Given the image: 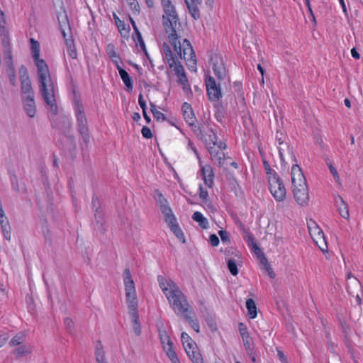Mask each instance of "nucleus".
I'll use <instances>...</instances> for the list:
<instances>
[{"mask_svg":"<svg viewBox=\"0 0 363 363\" xmlns=\"http://www.w3.org/2000/svg\"><path fill=\"white\" fill-rule=\"evenodd\" d=\"M162 6L164 11L162 24L169 43L178 56L187 62L189 69L196 70V60L190 42L184 39L181 43L179 39L177 31L181 28V23L174 6L171 0H162Z\"/></svg>","mask_w":363,"mask_h":363,"instance_id":"f257e3e1","label":"nucleus"},{"mask_svg":"<svg viewBox=\"0 0 363 363\" xmlns=\"http://www.w3.org/2000/svg\"><path fill=\"white\" fill-rule=\"evenodd\" d=\"M157 280L172 310L177 315H184L191 312L192 308L186 296L174 281L167 280L162 276H158Z\"/></svg>","mask_w":363,"mask_h":363,"instance_id":"f03ea898","label":"nucleus"},{"mask_svg":"<svg viewBox=\"0 0 363 363\" xmlns=\"http://www.w3.org/2000/svg\"><path fill=\"white\" fill-rule=\"evenodd\" d=\"M36 67L41 95L50 111L56 115L57 113V106L55 96V85L48 66L46 62H41Z\"/></svg>","mask_w":363,"mask_h":363,"instance_id":"7ed1b4c3","label":"nucleus"},{"mask_svg":"<svg viewBox=\"0 0 363 363\" xmlns=\"http://www.w3.org/2000/svg\"><path fill=\"white\" fill-rule=\"evenodd\" d=\"M123 281L125 291V299L129 309V313L138 312V298L135 283L128 268L125 269L123 272Z\"/></svg>","mask_w":363,"mask_h":363,"instance_id":"20e7f679","label":"nucleus"},{"mask_svg":"<svg viewBox=\"0 0 363 363\" xmlns=\"http://www.w3.org/2000/svg\"><path fill=\"white\" fill-rule=\"evenodd\" d=\"M73 106L78 132L82 135L83 141L88 144L89 143V133L84 106L81 101L77 98L74 99Z\"/></svg>","mask_w":363,"mask_h":363,"instance_id":"39448f33","label":"nucleus"},{"mask_svg":"<svg viewBox=\"0 0 363 363\" xmlns=\"http://www.w3.org/2000/svg\"><path fill=\"white\" fill-rule=\"evenodd\" d=\"M269 189L277 201H283L286 199V191L285 186L277 174L270 175L267 177Z\"/></svg>","mask_w":363,"mask_h":363,"instance_id":"423d86ee","label":"nucleus"},{"mask_svg":"<svg viewBox=\"0 0 363 363\" xmlns=\"http://www.w3.org/2000/svg\"><path fill=\"white\" fill-rule=\"evenodd\" d=\"M226 148L225 143L219 142L218 146H210L208 147V152L211 156V160L215 164H217L220 167H223L225 165V161L230 160V157H225L223 150Z\"/></svg>","mask_w":363,"mask_h":363,"instance_id":"0eeeda50","label":"nucleus"},{"mask_svg":"<svg viewBox=\"0 0 363 363\" xmlns=\"http://www.w3.org/2000/svg\"><path fill=\"white\" fill-rule=\"evenodd\" d=\"M205 83L209 100L212 101H218L222 96L220 84H217L211 76L206 77Z\"/></svg>","mask_w":363,"mask_h":363,"instance_id":"6e6552de","label":"nucleus"},{"mask_svg":"<svg viewBox=\"0 0 363 363\" xmlns=\"http://www.w3.org/2000/svg\"><path fill=\"white\" fill-rule=\"evenodd\" d=\"M314 226L310 225L308 224V230L311 238L315 244L318 246V247L323 251L325 252L328 250L327 243L325 242V239L324 237L323 232L322 230L316 225L315 222H313Z\"/></svg>","mask_w":363,"mask_h":363,"instance_id":"1a4fd4ad","label":"nucleus"},{"mask_svg":"<svg viewBox=\"0 0 363 363\" xmlns=\"http://www.w3.org/2000/svg\"><path fill=\"white\" fill-rule=\"evenodd\" d=\"M213 70L219 80H223L227 77V70L221 57L214 55L211 57Z\"/></svg>","mask_w":363,"mask_h":363,"instance_id":"9d476101","label":"nucleus"},{"mask_svg":"<svg viewBox=\"0 0 363 363\" xmlns=\"http://www.w3.org/2000/svg\"><path fill=\"white\" fill-rule=\"evenodd\" d=\"M293 194L296 201L300 206H306L309 201V194L308 186L293 187Z\"/></svg>","mask_w":363,"mask_h":363,"instance_id":"9b49d317","label":"nucleus"},{"mask_svg":"<svg viewBox=\"0 0 363 363\" xmlns=\"http://www.w3.org/2000/svg\"><path fill=\"white\" fill-rule=\"evenodd\" d=\"M291 174L293 187H299L302 185H307L306 179L302 172L301 167L298 164L293 165Z\"/></svg>","mask_w":363,"mask_h":363,"instance_id":"f8f14e48","label":"nucleus"},{"mask_svg":"<svg viewBox=\"0 0 363 363\" xmlns=\"http://www.w3.org/2000/svg\"><path fill=\"white\" fill-rule=\"evenodd\" d=\"M153 196L165 218L173 215L172 209L168 205L167 200L159 190H155Z\"/></svg>","mask_w":363,"mask_h":363,"instance_id":"ddd939ff","label":"nucleus"},{"mask_svg":"<svg viewBox=\"0 0 363 363\" xmlns=\"http://www.w3.org/2000/svg\"><path fill=\"white\" fill-rule=\"evenodd\" d=\"M20 79L21 84V91L25 94L24 96H34L31 82L29 79L26 69H25L23 74H21Z\"/></svg>","mask_w":363,"mask_h":363,"instance_id":"4468645a","label":"nucleus"},{"mask_svg":"<svg viewBox=\"0 0 363 363\" xmlns=\"http://www.w3.org/2000/svg\"><path fill=\"white\" fill-rule=\"evenodd\" d=\"M165 222L168 224L171 230L174 233V234L177 236V238L182 240L183 242H185L184 233L181 228L179 227L176 218L174 215H172L167 218H164Z\"/></svg>","mask_w":363,"mask_h":363,"instance_id":"2eb2a0df","label":"nucleus"},{"mask_svg":"<svg viewBox=\"0 0 363 363\" xmlns=\"http://www.w3.org/2000/svg\"><path fill=\"white\" fill-rule=\"evenodd\" d=\"M23 104L24 110L30 118H33L36 113V106L34 96H23Z\"/></svg>","mask_w":363,"mask_h":363,"instance_id":"dca6fc26","label":"nucleus"},{"mask_svg":"<svg viewBox=\"0 0 363 363\" xmlns=\"http://www.w3.org/2000/svg\"><path fill=\"white\" fill-rule=\"evenodd\" d=\"M335 203L337 206V209L340 215L345 219L349 220L350 213L348 206L340 196H337L335 199Z\"/></svg>","mask_w":363,"mask_h":363,"instance_id":"f3484780","label":"nucleus"},{"mask_svg":"<svg viewBox=\"0 0 363 363\" xmlns=\"http://www.w3.org/2000/svg\"><path fill=\"white\" fill-rule=\"evenodd\" d=\"M30 50L32 52V56L35 62V65L37 67L38 65H40V62H45V61L43 59L40 58V44L39 43L33 38L30 39Z\"/></svg>","mask_w":363,"mask_h":363,"instance_id":"a211bd4d","label":"nucleus"},{"mask_svg":"<svg viewBox=\"0 0 363 363\" xmlns=\"http://www.w3.org/2000/svg\"><path fill=\"white\" fill-rule=\"evenodd\" d=\"M203 179L206 186L211 187L213 183L214 174L211 166H203L201 167Z\"/></svg>","mask_w":363,"mask_h":363,"instance_id":"6ab92c4d","label":"nucleus"},{"mask_svg":"<svg viewBox=\"0 0 363 363\" xmlns=\"http://www.w3.org/2000/svg\"><path fill=\"white\" fill-rule=\"evenodd\" d=\"M0 225L4 238L10 240L11 237V227L5 214H1L0 216Z\"/></svg>","mask_w":363,"mask_h":363,"instance_id":"aec40b11","label":"nucleus"},{"mask_svg":"<svg viewBox=\"0 0 363 363\" xmlns=\"http://www.w3.org/2000/svg\"><path fill=\"white\" fill-rule=\"evenodd\" d=\"M0 225L4 238L10 240L11 237V227L5 214H1L0 216Z\"/></svg>","mask_w":363,"mask_h":363,"instance_id":"412c9836","label":"nucleus"},{"mask_svg":"<svg viewBox=\"0 0 363 363\" xmlns=\"http://www.w3.org/2000/svg\"><path fill=\"white\" fill-rule=\"evenodd\" d=\"M95 357L96 363H108L104 350L103 345L100 341L96 344Z\"/></svg>","mask_w":363,"mask_h":363,"instance_id":"4be33fe9","label":"nucleus"},{"mask_svg":"<svg viewBox=\"0 0 363 363\" xmlns=\"http://www.w3.org/2000/svg\"><path fill=\"white\" fill-rule=\"evenodd\" d=\"M218 137L215 132L213 130H209L208 133L203 135V140L206 143V146L210 147V146H218L219 143L217 142Z\"/></svg>","mask_w":363,"mask_h":363,"instance_id":"5701e85b","label":"nucleus"},{"mask_svg":"<svg viewBox=\"0 0 363 363\" xmlns=\"http://www.w3.org/2000/svg\"><path fill=\"white\" fill-rule=\"evenodd\" d=\"M116 67L117 69L118 70V72L123 83L125 84L128 89L132 90L133 87V82L128 73L125 69H123L119 65H117Z\"/></svg>","mask_w":363,"mask_h":363,"instance_id":"b1692460","label":"nucleus"},{"mask_svg":"<svg viewBox=\"0 0 363 363\" xmlns=\"http://www.w3.org/2000/svg\"><path fill=\"white\" fill-rule=\"evenodd\" d=\"M163 51L169 66L172 68L175 65V61L177 60V57H174L170 48L166 43L163 44Z\"/></svg>","mask_w":363,"mask_h":363,"instance_id":"393cba45","label":"nucleus"},{"mask_svg":"<svg viewBox=\"0 0 363 363\" xmlns=\"http://www.w3.org/2000/svg\"><path fill=\"white\" fill-rule=\"evenodd\" d=\"M184 317L190 323L191 328L196 333H199L200 326H199L197 319L195 318V315L193 312V309L191 310V312L187 313L185 315H184Z\"/></svg>","mask_w":363,"mask_h":363,"instance_id":"a878e982","label":"nucleus"},{"mask_svg":"<svg viewBox=\"0 0 363 363\" xmlns=\"http://www.w3.org/2000/svg\"><path fill=\"white\" fill-rule=\"evenodd\" d=\"M192 219L197 222L203 229H207L208 228V220L202 215L201 213L198 211L195 212L192 216Z\"/></svg>","mask_w":363,"mask_h":363,"instance_id":"bb28decb","label":"nucleus"},{"mask_svg":"<svg viewBox=\"0 0 363 363\" xmlns=\"http://www.w3.org/2000/svg\"><path fill=\"white\" fill-rule=\"evenodd\" d=\"M132 319L133 328L136 335L139 336L141 334V327L139 323V315L138 312H132L129 313Z\"/></svg>","mask_w":363,"mask_h":363,"instance_id":"cd10ccee","label":"nucleus"},{"mask_svg":"<svg viewBox=\"0 0 363 363\" xmlns=\"http://www.w3.org/2000/svg\"><path fill=\"white\" fill-rule=\"evenodd\" d=\"M185 3L191 16L196 20L199 19L200 18L199 6L201 4L189 3L187 0H186Z\"/></svg>","mask_w":363,"mask_h":363,"instance_id":"c85d7f7f","label":"nucleus"},{"mask_svg":"<svg viewBox=\"0 0 363 363\" xmlns=\"http://www.w3.org/2000/svg\"><path fill=\"white\" fill-rule=\"evenodd\" d=\"M246 308L250 318H255L257 316V307L252 298H249L247 300Z\"/></svg>","mask_w":363,"mask_h":363,"instance_id":"c756f323","label":"nucleus"},{"mask_svg":"<svg viewBox=\"0 0 363 363\" xmlns=\"http://www.w3.org/2000/svg\"><path fill=\"white\" fill-rule=\"evenodd\" d=\"M31 347L28 345H22L13 350V353L16 357L19 358L27 355L31 352Z\"/></svg>","mask_w":363,"mask_h":363,"instance_id":"7c9ffc66","label":"nucleus"},{"mask_svg":"<svg viewBox=\"0 0 363 363\" xmlns=\"http://www.w3.org/2000/svg\"><path fill=\"white\" fill-rule=\"evenodd\" d=\"M158 332L161 343L163 346H168L169 345L173 344L165 329L159 328Z\"/></svg>","mask_w":363,"mask_h":363,"instance_id":"2f4dec72","label":"nucleus"},{"mask_svg":"<svg viewBox=\"0 0 363 363\" xmlns=\"http://www.w3.org/2000/svg\"><path fill=\"white\" fill-rule=\"evenodd\" d=\"M361 287L360 281L354 277H352L351 280L347 281V291L354 295V292L352 291V289H358Z\"/></svg>","mask_w":363,"mask_h":363,"instance_id":"473e14b6","label":"nucleus"},{"mask_svg":"<svg viewBox=\"0 0 363 363\" xmlns=\"http://www.w3.org/2000/svg\"><path fill=\"white\" fill-rule=\"evenodd\" d=\"M186 354L194 363H203L201 354L199 352L197 347L196 349L191 350L189 351V353Z\"/></svg>","mask_w":363,"mask_h":363,"instance_id":"72a5a7b5","label":"nucleus"},{"mask_svg":"<svg viewBox=\"0 0 363 363\" xmlns=\"http://www.w3.org/2000/svg\"><path fill=\"white\" fill-rule=\"evenodd\" d=\"M106 52L108 57L116 63V65H118V60L120 58L118 53L115 50V47L112 44H108L106 47Z\"/></svg>","mask_w":363,"mask_h":363,"instance_id":"f704fd0d","label":"nucleus"},{"mask_svg":"<svg viewBox=\"0 0 363 363\" xmlns=\"http://www.w3.org/2000/svg\"><path fill=\"white\" fill-rule=\"evenodd\" d=\"M241 228L245 234L244 238L245 239V240L247 241L248 245L252 244L253 245V248L255 249V251L259 250L258 246L255 242L253 236L245 228V227L242 225H241Z\"/></svg>","mask_w":363,"mask_h":363,"instance_id":"c9c22d12","label":"nucleus"},{"mask_svg":"<svg viewBox=\"0 0 363 363\" xmlns=\"http://www.w3.org/2000/svg\"><path fill=\"white\" fill-rule=\"evenodd\" d=\"M184 120L190 126H194L196 125V118L194 116L193 110L187 111L183 113Z\"/></svg>","mask_w":363,"mask_h":363,"instance_id":"e433bc0d","label":"nucleus"},{"mask_svg":"<svg viewBox=\"0 0 363 363\" xmlns=\"http://www.w3.org/2000/svg\"><path fill=\"white\" fill-rule=\"evenodd\" d=\"M242 340L244 342V346L245 347V350L247 351V353L250 355H252L253 348L252 347V340L251 337L250 336V335H247L245 334V335H243V337H242Z\"/></svg>","mask_w":363,"mask_h":363,"instance_id":"4c0bfd02","label":"nucleus"},{"mask_svg":"<svg viewBox=\"0 0 363 363\" xmlns=\"http://www.w3.org/2000/svg\"><path fill=\"white\" fill-rule=\"evenodd\" d=\"M94 217L99 228H102L104 225V215L101 211L96 209Z\"/></svg>","mask_w":363,"mask_h":363,"instance_id":"58836bf2","label":"nucleus"},{"mask_svg":"<svg viewBox=\"0 0 363 363\" xmlns=\"http://www.w3.org/2000/svg\"><path fill=\"white\" fill-rule=\"evenodd\" d=\"M66 45L67 47V52H68L69 56L72 59L77 58V52L75 50L74 45L73 44V41L72 40H66Z\"/></svg>","mask_w":363,"mask_h":363,"instance_id":"ea45409f","label":"nucleus"},{"mask_svg":"<svg viewBox=\"0 0 363 363\" xmlns=\"http://www.w3.org/2000/svg\"><path fill=\"white\" fill-rule=\"evenodd\" d=\"M228 267L230 273L235 276L238 273V269L235 259H230L228 261Z\"/></svg>","mask_w":363,"mask_h":363,"instance_id":"a19ab883","label":"nucleus"},{"mask_svg":"<svg viewBox=\"0 0 363 363\" xmlns=\"http://www.w3.org/2000/svg\"><path fill=\"white\" fill-rule=\"evenodd\" d=\"M0 35L2 37L3 43H8L9 40V33L6 26L0 27Z\"/></svg>","mask_w":363,"mask_h":363,"instance_id":"79ce46f5","label":"nucleus"},{"mask_svg":"<svg viewBox=\"0 0 363 363\" xmlns=\"http://www.w3.org/2000/svg\"><path fill=\"white\" fill-rule=\"evenodd\" d=\"M24 340V336L21 334H18L14 336L10 341L11 346H17L21 345Z\"/></svg>","mask_w":363,"mask_h":363,"instance_id":"37998d69","label":"nucleus"},{"mask_svg":"<svg viewBox=\"0 0 363 363\" xmlns=\"http://www.w3.org/2000/svg\"><path fill=\"white\" fill-rule=\"evenodd\" d=\"M172 68H174V72L177 77L185 73L183 66L178 60L175 61V65Z\"/></svg>","mask_w":363,"mask_h":363,"instance_id":"c03bdc74","label":"nucleus"},{"mask_svg":"<svg viewBox=\"0 0 363 363\" xmlns=\"http://www.w3.org/2000/svg\"><path fill=\"white\" fill-rule=\"evenodd\" d=\"M64 324L68 333L72 334L74 332V322L69 318H66L64 320Z\"/></svg>","mask_w":363,"mask_h":363,"instance_id":"a18cd8bd","label":"nucleus"},{"mask_svg":"<svg viewBox=\"0 0 363 363\" xmlns=\"http://www.w3.org/2000/svg\"><path fill=\"white\" fill-rule=\"evenodd\" d=\"M164 349L166 350L167 354L170 359L177 356L173 350V344L168 346L164 345Z\"/></svg>","mask_w":363,"mask_h":363,"instance_id":"49530a36","label":"nucleus"},{"mask_svg":"<svg viewBox=\"0 0 363 363\" xmlns=\"http://www.w3.org/2000/svg\"><path fill=\"white\" fill-rule=\"evenodd\" d=\"M113 18L115 19L116 24L120 33H122L123 30L125 31V23H123V21H121L116 14H113Z\"/></svg>","mask_w":363,"mask_h":363,"instance_id":"de8ad7c7","label":"nucleus"},{"mask_svg":"<svg viewBox=\"0 0 363 363\" xmlns=\"http://www.w3.org/2000/svg\"><path fill=\"white\" fill-rule=\"evenodd\" d=\"M199 196L205 203H207V202L208 201V191L202 187V186H200L199 187Z\"/></svg>","mask_w":363,"mask_h":363,"instance_id":"09e8293b","label":"nucleus"},{"mask_svg":"<svg viewBox=\"0 0 363 363\" xmlns=\"http://www.w3.org/2000/svg\"><path fill=\"white\" fill-rule=\"evenodd\" d=\"M218 234L223 242H230L229 234L227 231L221 230L218 231Z\"/></svg>","mask_w":363,"mask_h":363,"instance_id":"8fccbe9b","label":"nucleus"},{"mask_svg":"<svg viewBox=\"0 0 363 363\" xmlns=\"http://www.w3.org/2000/svg\"><path fill=\"white\" fill-rule=\"evenodd\" d=\"M183 345L186 353H189L190 350L196 349L197 347L196 344L194 341L186 342L183 344Z\"/></svg>","mask_w":363,"mask_h":363,"instance_id":"3c124183","label":"nucleus"},{"mask_svg":"<svg viewBox=\"0 0 363 363\" xmlns=\"http://www.w3.org/2000/svg\"><path fill=\"white\" fill-rule=\"evenodd\" d=\"M141 133L143 136L145 138H151L152 137V133L151 132V130L146 126H144L141 130Z\"/></svg>","mask_w":363,"mask_h":363,"instance_id":"603ef678","label":"nucleus"},{"mask_svg":"<svg viewBox=\"0 0 363 363\" xmlns=\"http://www.w3.org/2000/svg\"><path fill=\"white\" fill-rule=\"evenodd\" d=\"M263 164L268 177L273 174H277L273 169H271L269 164L266 160L263 161Z\"/></svg>","mask_w":363,"mask_h":363,"instance_id":"864d4df0","label":"nucleus"},{"mask_svg":"<svg viewBox=\"0 0 363 363\" xmlns=\"http://www.w3.org/2000/svg\"><path fill=\"white\" fill-rule=\"evenodd\" d=\"M131 9L135 11H139V4L137 0H126Z\"/></svg>","mask_w":363,"mask_h":363,"instance_id":"5fc2aeb1","label":"nucleus"},{"mask_svg":"<svg viewBox=\"0 0 363 363\" xmlns=\"http://www.w3.org/2000/svg\"><path fill=\"white\" fill-rule=\"evenodd\" d=\"M209 240H210V242H211V244L212 246L213 247H216V246H218V244H219V239H218V237L215 235V234H212L210 235V238H209Z\"/></svg>","mask_w":363,"mask_h":363,"instance_id":"6e6d98bb","label":"nucleus"},{"mask_svg":"<svg viewBox=\"0 0 363 363\" xmlns=\"http://www.w3.org/2000/svg\"><path fill=\"white\" fill-rule=\"evenodd\" d=\"M181 339L183 344L193 341L190 336L185 332L182 333Z\"/></svg>","mask_w":363,"mask_h":363,"instance_id":"4d7b16f0","label":"nucleus"},{"mask_svg":"<svg viewBox=\"0 0 363 363\" xmlns=\"http://www.w3.org/2000/svg\"><path fill=\"white\" fill-rule=\"evenodd\" d=\"M138 103L143 111L146 110V102L141 94L138 96Z\"/></svg>","mask_w":363,"mask_h":363,"instance_id":"13d9d810","label":"nucleus"},{"mask_svg":"<svg viewBox=\"0 0 363 363\" xmlns=\"http://www.w3.org/2000/svg\"><path fill=\"white\" fill-rule=\"evenodd\" d=\"M177 77H178V83L180 84H184L185 83L189 82L187 77L186 75V73H184L182 75H179Z\"/></svg>","mask_w":363,"mask_h":363,"instance_id":"bf43d9fd","label":"nucleus"},{"mask_svg":"<svg viewBox=\"0 0 363 363\" xmlns=\"http://www.w3.org/2000/svg\"><path fill=\"white\" fill-rule=\"evenodd\" d=\"M153 116L157 121H160V120L164 121L166 119L164 114L162 113V112H160V111L154 113Z\"/></svg>","mask_w":363,"mask_h":363,"instance_id":"052dcab7","label":"nucleus"},{"mask_svg":"<svg viewBox=\"0 0 363 363\" xmlns=\"http://www.w3.org/2000/svg\"><path fill=\"white\" fill-rule=\"evenodd\" d=\"M6 24V21L5 18L4 12L0 9V27L5 26Z\"/></svg>","mask_w":363,"mask_h":363,"instance_id":"680f3d73","label":"nucleus"},{"mask_svg":"<svg viewBox=\"0 0 363 363\" xmlns=\"http://www.w3.org/2000/svg\"><path fill=\"white\" fill-rule=\"evenodd\" d=\"M91 204H92L93 208H95V210L97 208H98V210H100L99 209V201L96 196H93Z\"/></svg>","mask_w":363,"mask_h":363,"instance_id":"e2e57ef3","label":"nucleus"},{"mask_svg":"<svg viewBox=\"0 0 363 363\" xmlns=\"http://www.w3.org/2000/svg\"><path fill=\"white\" fill-rule=\"evenodd\" d=\"M239 329H240V335H241L242 337H243V335H245V334L247 335H249V333L247 332V328L243 325V323H240Z\"/></svg>","mask_w":363,"mask_h":363,"instance_id":"0e129e2a","label":"nucleus"},{"mask_svg":"<svg viewBox=\"0 0 363 363\" xmlns=\"http://www.w3.org/2000/svg\"><path fill=\"white\" fill-rule=\"evenodd\" d=\"M182 88H183L184 91L186 94H191V86H190V84H189V82L185 83V84H182Z\"/></svg>","mask_w":363,"mask_h":363,"instance_id":"69168bd1","label":"nucleus"},{"mask_svg":"<svg viewBox=\"0 0 363 363\" xmlns=\"http://www.w3.org/2000/svg\"><path fill=\"white\" fill-rule=\"evenodd\" d=\"M135 38L133 37L134 41L135 42L136 45H138V43L141 42V40H143L141 33H140L139 30H138V32H135Z\"/></svg>","mask_w":363,"mask_h":363,"instance_id":"338daca9","label":"nucleus"},{"mask_svg":"<svg viewBox=\"0 0 363 363\" xmlns=\"http://www.w3.org/2000/svg\"><path fill=\"white\" fill-rule=\"evenodd\" d=\"M265 269L271 278H274L275 277V273L274 272L272 268L270 267L269 263H267V267H265Z\"/></svg>","mask_w":363,"mask_h":363,"instance_id":"774afa93","label":"nucleus"}]
</instances>
